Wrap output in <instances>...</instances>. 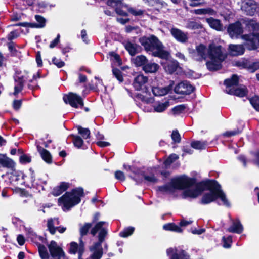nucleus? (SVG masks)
Instances as JSON below:
<instances>
[{
    "label": "nucleus",
    "instance_id": "obj_1",
    "mask_svg": "<svg viewBox=\"0 0 259 259\" xmlns=\"http://www.w3.org/2000/svg\"><path fill=\"white\" fill-rule=\"evenodd\" d=\"M139 42L147 52H151L153 57L161 59H166L170 56V53L164 50L163 44L154 35L149 37L142 36L139 39Z\"/></svg>",
    "mask_w": 259,
    "mask_h": 259
},
{
    "label": "nucleus",
    "instance_id": "obj_2",
    "mask_svg": "<svg viewBox=\"0 0 259 259\" xmlns=\"http://www.w3.org/2000/svg\"><path fill=\"white\" fill-rule=\"evenodd\" d=\"M105 222L100 221L96 224L91 230V234L95 236L99 231L98 234V241L94 243L93 245L90 247V250L93 251V257L94 259L101 258L103 255V250L102 247V243L104 241L105 238L107 234V230L103 228Z\"/></svg>",
    "mask_w": 259,
    "mask_h": 259
},
{
    "label": "nucleus",
    "instance_id": "obj_3",
    "mask_svg": "<svg viewBox=\"0 0 259 259\" xmlns=\"http://www.w3.org/2000/svg\"><path fill=\"white\" fill-rule=\"evenodd\" d=\"M84 195L83 188L77 187L72 189L70 191L66 192L58 199V203L63 204L64 207L69 210L71 207L79 204L81 201V197Z\"/></svg>",
    "mask_w": 259,
    "mask_h": 259
},
{
    "label": "nucleus",
    "instance_id": "obj_4",
    "mask_svg": "<svg viewBox=\"0 0 259 259\" xmlns=\"http://www.w3.org/2000/svg\"><path fill=\"white\" fill-rule=\"evenodd\" d=\"M128 170L131 171L134 175H130L129 177L135 181L137 184H141L143 182V179L151 183H156L158 180L157 179L153 174L151 176L146 175L145 171L141 170L140 168L132 166H128Z\"/></svg>",
    "mask_w": 259,
    "mask_h": 259
},
{
    "label": "nucleus",
    "instance_id": "obj_5",
    "mask_svg": "<svg viewBox=\"0 0 259 259\" xmlns=\"http://www.w3.org/2000/svg\"><path fill=\"white\" fill-rule=\"evenodd\" d=\"M188 182L182 178V175L171 180L170 183L157 187V191L161 193H174L175 190H183V184H187Z\"/></svg>",
    "mask_w": 259,
    "mask_h": 259
},
{
    "label": "nucleus",
    "instance_id": "obj_6",
    "mask_svg": "<svg viewBox=\"0 0 259 259\" xmlns=\"http://www.w3.org/2000/svg\"><path fill=\"white\" fill-rule=\"evenodd\" d=\"M218 198H220L221 200L224 205L227 207L230 206V204L227 199L225 194L213 192H208L205 193L202 196L199 203L203 205L208 204L215 201Z\"/></svg>",
    "mask_w": 259,
    "mask_h": 259
},
{
    "label": "nucleus",
    "instance_id": "obj_7",
    "mask_svg": "<svg viewBox=\"0 0 259 259\" xmlns=\"http://www.w3.org/2000/svg\"><path fill=\"white\" fill-rule=\"evenodd\" d=\"M182 178L188 182L187 184H183V189L195 186V189L200 195L204 191L206 190L205 180L197 182L196 178L188 177L185 175H183Z\"/></svg>",
    "mask_w": 259,
    "mask_h": 259
},
{
    "label": "nucleus",
    "instance_id": "obj_8",
    "mask_svg": "<svg viewBox=\"0 0 259 259\" xmlns=\"http://www.w3.org/2000/svg\"><path fill=\"white\" fill-rule=\"evenodd\" d=\"M63 99L66 104H69L72 107L81 109L83 108V98L76 93L70 92L67 95H64Z\"/></svg>",
    "mask_w": 259,
    "mask_h": 259
},
{
    "label": "nucleus",
    "instance_id": "obj_9",
    "mask_svg": "<svg viewBox=\"0 0 259 259\" xmlns=\"http://www.w3.org/2000/svg\"><path fill=\"white\" fill-rule=\"evenodd\" d=\"M223 49L221 45H217L214 43L210 44L207 49L208 57L210 59L224 61L226 56L223 54Z\"/></svg>",
    "mask_w": 259,
    "mask_h": 259
},
{
    "label": "nucleus",
    "instance_id": "obj_10",
    "mask_svg": "<svg viewBox=\"0 0 259 259\" xmlns=\"http://www.w3.org/2000/svg\"><path fill=\"white\" fill-rule=\"evenodd\" d=\"M241 37L244 41V45L248 50H255L259 48V38L256 33L242 35Z\"/></svg>",
    "mask_w": 259,
    "mask_h": 259
},
{
    "label": "nucleus",
    "instance_id": "obj_11",
    "mask_svg": "<svg viewBox=\"0 0 259 259\" xmlns=\"http://www.w3.org/2000/svg\"><path fill=\"white\" fill-rule=\"evenodd\" d=\"M148 78L142 74L137 75L134 79L133 86L137 91H141L144 93L149 92L147 86Z\"/></svg>",
    "mask_w": 259,
    "mask_h": 259
},
{
    "label": "nucleus",
    "instance_id": "obj_12",
    "mask_svg": "<svg viewBox=\"0 0 259 259\" xmlns=\"http://www.w3.org/2000/svg\"><path fill=\"white\" fill-rule=\"evenodd\" d=\"M195 90V87L191 84L189 81L184 80L176 85L174 92L177 94L189 95L192 93Z\"/></svg>",
    "mask_w": 259,
    "mask_h": 259
},
{
    "label": "nucleus",
    "instance_id": "obj_13",
    "mask_svg": "<svg viewBox=\"0 0 259 259\" xmlns=\"http://www.w3.org/2000/svg\"><path fill=\"white\" fill-rule=\"evenodd\" d=\"M227 31L231 38H237L243 34V27L241 22L238 20L229 24Z\"/></svg>",
    "mask_w": 259,
    "mask_h": 259
},
{
    "label": "nucleus",
    "instance_id": "obj_14",
    "mask_svg": "<svg viewBox=\"0 0 259 259\" xmlns=\"http://www.w3.org/2000/svg\"><path fill=\"white\" fill-rule=\"evenodd\" d=\"M170 33L177 41L183 44H187L188 42V32H185L176 27H172L170 29Z\"/></svg>",
    "mask_w": 259,
    "mask_h": 259
},
{
    "label": "nucleus",
    "instance_id": "obj_15",
    "mask_svg": "<svg viewBox=\"0 0 259 259\" xmlns=\"http://www.w3.org/2000/svg\"><path fill=\"white\" fill-rule=\"evenodd\" d=\"M1 167L9 169L11 174H13L16 171V163L6 154L0 153V167Z\"/></svg>",
    "mask_w": 259,
    "mask_h": 259
},
{
    "label": "nucleus",
    "instance_id": "obj_16",
    "mask_svg": "<svg viewBox=\"0 0 259 259\" xmlns=\"http://www.w3.org/2000/svg\"><path fill=\"white\" fill-rule=\"evenodd\" d=\"M51 256L54 259H61L65 256L63 249L58 246L56 241L52 240L48 246Z\"/></svg>",
    "mask_w": 259,
    "mask_h": 259
},
{
    "label": "nucleus",
    "instance_id": "obj_17",
    "mask_svg": "<svg viewBox=\"0 0 259 259\" xmlns=\"http://www.w3.org/2000/svg\"><path fill=\"white\" fill-rule=\"evenodd\" d=\"M206 46L203 44H200L196 47V51L193 50L192 53H194L193 58L195 60L198 62H202L203 60H206L208 57L207 54H206Z\"/></svg>",
    "mask_w": 259,
    "mask_h": 259
},
{
    "label": "nucleus",
    "instance_id": "obj_18",
    "mask_svg": "<svg viewBox=\"0 0 259 259\" xmlns=\"http://www.w3.org/2000/svg\"><path fill=\"white\" fill-rule=\"evenodd\" d=\"M165 61H161L160 64L168 74H173L179 67V63L176 60H169V58L164 59Z\"/></svg>",
    "mask_w": 259,
    "mask_h": 259
},
{
    "label": "nucleus",
    "instance_id": "obj_19",
    "mask_svg": "<svg viewBox=\"0 0 259 259\" xmlns=\"http://www.w3.org/2000/svg\"><path fill=\"white\" fill-rule=\"evenodd\" d=\"M205 181L206 190L210 192L225 194L221 189V185L214 179H206Z\"/></svg>",
    "mask_w": 259,
    "mask_h": 259
},
{
    "label": "nucleus",
    "instance_id": "obj_20",
    "mask_svg": "<svg viewBox=\"0 0 259 259\" xmlns=\"http://www.w3.org/2000/svg\"><path fill=\"white\" fill-rule=\"evenodd\" d=\"M14 80L16 84L14 86L13 95L16 96L23 90L25 82L24 76L14 75Z\"/></svg>",
    "mask_w": 259,
    "mask_h": 259
},
{
    "label": "nucleus",
    "instance_id": "obj_21",
    "mask_svg": "<svg viewBox=\"0 0 259 259\" xmlns=\"http://www.w3.org/2000/svg\"><path fill=\"white\" fill-rule=\"evenodd\" d=\"M29 171L31 172V182L32 183V185L34 187H36L37 189L40 191H45V189L44 188V186L46 185L48 183L47 180H44L42 178H39L38 179V182H35V176L34 174V171L32 169V168L29 169Z\"/></svg>",
    "mask_w": 259,
    "mask_h": 259
},
{
    "label": "nucleus",
    "instance_id": "obj_22",
    "mask_svg": "<svg viewBox=\"0 0 259 259\" xmlns=\"http://www.w3.org/2000/svg\"><path fill=\"white\" fill-rule=\"evenodd\" d=\"M70 183L66 182H61L59 185L55 187L52 192L51 194L54 196H58L66 191L70 187Z\"/></svg>",
    "mask_w": 259,
    "mask_h": 259
},
{
    "label": "nucleus",
    "instance_id": "obj_23",
    "mask_svg": "<svg viewBox=\"0 0 259 259\" xmlns=\"http://www.w3.org/2000/svg\"><path fill=\"white\" fill-rule=\"evenodd\" d=\"M224 61L218 60L217 59H210L207 61L206 66L207 69L211 72L217 71L220 70L222 68V63Z\"/></svg>",
    "mask_w": 259,
    "mask_h": 259
},
{
    "label": "nucleus",
    "instance_id": "obj_24",
    "mask_svg": "<svg viewBox=\"0 0 259 259\" xmlns=\"http://www.w3.org/2000/svg\"><path fill=\"white\" fill-rule=\"evenodd\" d=\"M37 151L40 155L42 160L47 164H51L53 162L52 156L51 153L47 149H44L40 145H37Z\"/></svg>",
    "mask_w": 259,
    "mask_h": 259
},
{
    "label": "nucleus",
    "instance_id": "obj_25",
    "mask_svg": "<svg viewBox=\"0 0 259 259\" xmlns=\"http://www.w3.org/2000/svg\"><path fill=\"white\" fill-rule=\"evenodd\" d=\"M229 50L232 56L242 55L245 52V48L243 45L230 44L229 46Z\"/></svg>",
    "mask_w": 259,
    "mask_h": 259
},
{
    "label": "nucleus",
    "instance_id": "obj_26",
    "mask_svg": "<svg viewBox=\"0 0 259 259\" xmlns=\"http://www.w3.org/2000/svg\"><path fill=\"white\" fill-rule=\"evenodd\" d=\"M229 232L237 234H241L243 231V227L238 219H236L228 229Z\"/></svg>",
    "mask_w": 259,
    "mask_h": 259
},
{
    "label": "nucleus",
    "instance_id": "obj_27",
    "mask_svg": "<svg viewBox=\"0 0 259 259\" xmlns=\"http://www.w3.org/2000/svg\"><path fill=\"white\" fill-rule=\"evenodd\" d=\"M257 6L254 1L250 0L246 3L244 10L246 14L249 16H253L256 13Z\"/></svg>",
    "mask_w": 259,
    "mask_h": 259
},
{
    "label": "nucleus",
    "instance_id": "obj_28",
    "mask_svg": "<svg viewBox=\"0 0 259 259\" xmlns=\"http://www.w3.org/2000/svg\"><path fill=\"white\" fill-rule=\"evenodd\" d=\"M124 47L132 56H135L137 53H139L141 50V47L139 45L133 44L130 41L125 43Z\"/></svg>",
    "mask_w": 259,
    "mask_h": 259
},
{
    "label": "nucleus",
    "instance_id": "obj_29",
    "mask_svg": "<svg viewBox=\"0 0 259 259\" xmlns=\"http://www.w3.org/2000/svg\"><path fill=\"white\" fill-rule=\"evenodd\" d=\"M160 68L159 65L154 62H149L146 63L145 65L143 66V70L146 73H154L158 71Z\"/></svg>",
    "mask_w": 259,
    "mask_h": 259
},
{
    "label": "nucleus",
    "instance_id": "obj_30",
    "mask_svg": "<svg viewBox=\"0 0 259 259\" xmlns=\"http://www.w3.org/2000/svg\"><path fill=\"white\" fill-rule=\"evenodd\" d=\"M206 21L211 28L217 31H221L223 30V24L219 19L210 17L207 18Z\"/></svg>",
    "mask_w": 259,
    "mask_h": 259
},
{
    "label": "nucleus",
    "instance_id": "obj_31",
    "mask_svg": "<svg viewBox=\"0 0 259 259\" xmlns=\"http://www.w3.org/2000/svg\"><path fill=\"white\" fill-rule=\"evenodd\" d=\"M148 60L147 57L143 55H138L132 59V61L135 66L141 67L142 69L143 66L148 62Z\"/></svg>",
    "mask_w": 259,
    "mask_h": 259
},
{
    "label": "nucleus",
    "instance_id": "obj_32",
    "mask_svg": "<svg viewBox=\"0 0 259 259\" xmlns=\"http://www.w3.org/2000/svg\"><path fill=\"white\" fill-rule=\"evenodd\" d=\"M184 190L182 193V197L183 198H191L195 199L200 195L195 189L186 188Z\"/></svg>",
    "mask_w": 259,
    "mask_h": 259
},
{
    "label": "nucleus",
    "instance_id": "obj_33",
    "mask_svg": "<svg viewBox=\"0 0 259 259\" xmlns=\"http://www.w3.org/2000/svg\"><path fill=\"white\" fill-rule=\"evenodd\" d=\"M239 77L236 74H233L231 78L225 79L224 84L226 87L237 86L239 84Z\"/></svg>",
    "mask_w": 259,
    "mask_h": 259
},
{
    "label": "nucleus",
    "instance_id": "obj_34",
    "mask_svg": "<svg viewBox=\"0 0 259 259\" xmlns=\"http://www.w3.org/2000/svg\"><path fill=\"white\" fill-rule=\"evenodd\" d=\"M163 229L164 230L173 231L177 233H182L183 229L175 223H168L165 224L163 226Z\"/></svg>",
    "mask_w": 259,
    "mask_h": 259
},
{
    "label": "nucleus",
    "instance_id": "obj_35",
    "mask_svg": "<svg viewBox=\"0 0 259 259\" xmlns=\"http://www.w3.org/2000/svg\"><path fill=\"white\" fill-rule=\"evenodd\" d=\"M208 142L206 141H193L191 143V146L197 150H203L205 149L208 146Z\"/></svg>",
    "mask_w": 259,
    "mask_h": 259
},
{
    "label": "nucleus",
    "instance_id": "obj_36",
    "mask_svg": "<svg viewBox=\"0 0 259 259\" xmlns=\"http://www.w3.org/2000/svg\"><path fill=\"white\" fill-rule=\"evenodd\" d=\"M78 133L84 139H89L90 138L91 132L89 128H84L80 125L76 126Z\"/></svg>",
    "mask_w": 259,
    "mask_h": 259
},
{
    "label": "nucleus",
    "instance_id": "obj_37",
    "mask_svg": "<svg viewBox=\"0 0 259 259\" xmlns=\"http://www.w3.org/2000/svg\"><path fill=\"white\" fill-rule=\"evenodd\" d=\"M169 106V102L166 101L164 103L158 102L154 106V110L157 112H162L165 111Z\"/></svg>",
    "mask_w": 259,
    "mask_h": 259
},
{
    "label": "nucleus",
    "instance_id": "obj_38",
    "mask_svg": "<svg viewBox=\"0 0 259 259\" xmlns=\"http://www.w3.org/2000/svg\"><path fill=\"white\" fill-rule=\"evenodd\" d=\"M70 136L72 138V143L74 146L77 148H80L84 143L82 138L80 136L74 134H71Z\"/></svg>",
    "mask_w": 259,
    "mask_h": 259
},
{
    "label": "nucleus",
    "instance_id": "obj_39",
    "mask_svg": "<svg viewBox=\"0 0 259 259\" xmlns=\"http://www.w3.org/2000/svg\"><path fill=\"white\" fill-rule=\"evenodd\" d=\"M8 47L12 56H16L19 58L21 57V52L15 48V44L13 41L8 43Z\"/></svg>",
    "mask_w": 259,
    "mask_h": 259
},
{
    "label": "nucleus",
    "instance_id": "obj_40",
    "mask_svg": "<svg viewBox=\"0 0 259 259\" xmlns=\"http://www.w3.org/2000/svg\"><path fill=\"white\" fill-rule=\"evenodd\" d=\"M135 231V228L133 227H128L125 228L122 231H121L119 235L120 237L126 238L131 235Z\"/></svg>",
    "mask_w": 259,
    "mask_h": 259
},
{
    "label": "nucleus",
    "instance_id": "obj_41",
    "mask_svg": "<svg viewBox=\"0 0 259 259\" xmlns=\"http://www.w3.org/2000/svg\"><path fill=\"white\" fill-rule=\"evenodd\" d=\"M187 106L185 104L177 105L171 109V112L174 115H179L184 112Z\"/></svg>",
    "mask_w": 259,
    "mask_h": 259
},
{
    "label": "nucleus",
    "instance_id": "obj_42",
    "mask_svg": "<svg viewBox=\"0 0 259 259\" xmlns=\"http://www.w3.org/2000/svg\"><path fill=\"white\" fill-rule=\"evenodd\" d=\"M93 225V223H85L82 227L80 228V235L81 237L87 235L89 230Z\"/></svg>",
    "mask_w": 259,
    "mask_h": 259
},
{
    "label": "nucleus",
    "instance_id": "obj_43",
    "mask_svg": "<svg viewBox=\"0 0 259 259\" xmlns=\"http://www.w3.org/2000/svg\"><path fill=\"white\" fill-rule=\"evenodd\" d=\"M234 91L235 92V96L239 97H244L246 96L248 92L247 88L245 87L241 88H236L235 89V90H234Z\"/></svg>",
    "mask_w": 259,
    "mask_h": 259
},
{
    "label": "nucleus",
    "instance_id": "obj_44",
    "mask_svg": "<svg viewBox=\"0 0 259 259\" xmlns=\"http://www.w3.org/2000/svg\"><path fill=\"white\" fill-rule=\"evenodd\" d=\"M124 6L125 7L127 8V11L128 12V13L131 14L133 16H142L144 13L145 11L143 10L139 9V10H137L133 7H128V6L126 4L125 5H124Z\"/></svg>",
    "mask_w": 259,
    "mask_h": 259
},
{
    "label": "nucleus",
    "instance_id": "obj_45",
    "mask_svg": "<svg viewBox=\"0 0 259 259\" xmlns=\"http://www.w3.org/2000/svg\"><path fill=\"white\" fill-rule=\"evenodd\" d=\"M249 102L253 108L259 112V96L255 95L249 99Z\"/></svg>",
    "mask_w": 259,
    "mask_h": 259
},
{
    "label": "nucleus",
    "instance_id": "obj_46",
    "mask_svg": "<svg viewBox=\"0 0 259 259\" xmlns=\"http://www.w3.org/2000/svg\"><path fill=\"white\" fill-rule=\"evenodd\" d=\"M179 158V156L175 153L171 154L164 161L163 164L166 166H169L174 161Z\"/></svg>",
    "mask_w": 259,
    "mask_h": 259
},
{
    "label": "nucleus",
    "instance_id": "obj_47",
    "mask_svg": "<svg viewBox=\"0 0 259 259\" xmlns=\"http://www.w3.org/2000/svg\"><path fill=\"white\" fill-rule=\"evenodd\" d=\"M171 138L172 140V143H179L181 142V138L180 133L178 130L176 129L173 130L171 135Z\"/></svg>",
    "mask_w": 259,
    "mask_h": 259
},
{
    "label": "nucleus",
    "instance_id": "obj_48",
    "mask_svg": "<svg viewBox=\"0 0 259 259\" xmlns=\"http://www.w3.org/2000/svg\"><path fill=\"white\" fill-rule=\"evenodd\" d=\"M112 72L113 75L120 82H122L123 81L122 72L121 70H120L118 68H113L112 69Z\"/></svg>",
    "mask_w": 259,
    "mask_h": 259
},
{
    "label": "nucleus",
    "instance_id": "obj_49",
    "mask_svg": "<svg viewBox=\"0 0 259 259\" xmlns=\"http://www.w3.org/2000/svg\"><path fill=\"white\" fill-rule=\"evenodd\" d=\"M35 18L37 22L36 23L39 28H43L45 26L46 20L44 17L39 15H36Z\"/></svg>",
    "mask_w": 259,
    "mask_h": 259
},
{
    "label": "nucleus",
    "instance_id": "obj_50",
    "mask_svg": "<svg viewBox=\"0 0 259 259\" xmlns=\"http://www.w3.org/2000/svg\"><path fill=\"white\" fill-rule=\"evenodd\" d=\"M223 242V247L226 248H229L231 247L232 243V237L231 236H228L227 237L223 236L222 238Z\"/></svg>",
    "mask_w": 259,
    "mask_h": 259
},
{
    "label": "nucleus",
    "instance_id": "obj_51",
    "mask_svg": "<svg viewBox=\"0 0 259 259\" xmlns=\"http://www.w3.org/2000/svg\"><path fill=\"white\" fill-rule=\"evenodd\" d=\"M258 69H259V62H252L250 61L247 70L251 73H253Z\"/></svg>",
    "mask_w": 259,
    "mask_h": 259
},
{
    "label": "nucleus",
    "instance_id": "obj_52",
    "mask_svg": "<svg viewBox=\"0 0 259 259\" xmlns=\"http://www.w3.org/2000/svg\"><path fill=\"white\" fill-rule=\"evenodd\" d=\"M19 162L22 164L30 163L31 162V157L27 154H22L19 157Z\"/></svg>",
    "mask_w": 259,
    "mask_h": 259
},
{
    "label": "nucleus",
    "instance_id": "obj_53",
    "mask_svg": "<svg viewBox=\"0 0 259 259\" xmlns=\"http://www.w3.org/2000/svg\"><path fill=\"white\" fill-rule=\"evenodd\" d=\"M109 55L111 57H113V60L117 63L118 66L122 65V60L118 54L114 52H109Z\"/></svg>",
    "mask_w": 259,
    "mask_h": 259
},
{
    "label": "nucleus",
    "instance_id": "obj_54",
    "mask_svg": "<svg viewBox=\"0 0 259 259\" xmlns=\"http://www.w3.org/2000/svg\"><path fill=\"white\" fill-rule=\"evenodd\" d=\"M247 25L248 28H251L253 31H257L259 29V23L253 20H249L247 23Z\"/></svg>",
    "mask_w": 259,
    "mask_h": 259
},
{
    "label": "nucleus",
    "instance_id": "obj_55",
    "mask_svg": "<svg viewBox=\"0 0 259 259\" xmlns=\"http://www.w3.org/2000/svg\"><path fill=\"white\" fill-rule=\"evenodd\" d=\"M242 131L238 128L231 131H226L223 134V136L226 137H231L232 136L237 135L241 133Z\"/></svg>",
    "mask_w": 259,
    "mask_h": 259
},
{
    "label": "nucleus",
    "instance_id": "obj_56",
    "mask_svg": "<svg viewBox=\"0 0 259 259\" xmlns=\"http://www.w3.org/2000/svg\"><path fill=\"white\" fill-rule=\"evenodd\" d=\"M250 61L248 59H244L241 61L236 62V66L242 68L247 69Z\"/></svg>",
    "mask_w": 259,
    "mask_h": 259
},
{
    "label": "nucleus",
    "instance_id": "obj_57",
    "mask_svg": "<svg viewBox=\"0 0 259 259\" xmlns=\"http://www.w3.org/2000/svg\"><path fill=\"white\" fill-rule=\"evenodd\" d=\"M123 0H107L106 4L110 7L116 8V6L122 5Z\"/></svg>",
    "mask_w": 259,
    "mask_h": 259
},
{
    "label": "nucleus",
    "instance_id": "obj_58",
    "mask_svg": "<svg viewBox=\"0 0 259 259\" xmlns=\"http://www.w3.org/2000/svg\"><path fill=\"white\" fill-rule=\"evenodd\" d=\"M29 82V83L28 84V88L29 89L34 91L39 88L38 82L36 80L33 79H30Z\"/></svg>",
    "mask_w": 259,
    "mask_h": 259
},
{
    "label": "nucleus",
    "instance_id": "obj_59",
    "mask_svg": "<svg viewBox=\"0 0 259 259\" xmlns=\"http://www.w3.org/2000/svg\"><path fill=\"white\" fill-rule=\"evenodd\" d=\"M53 64L55 65L58 68H60L65 66V63L60 59H57L55 57H53L52 60Z\"/></svg>",
    "mask_w": 259,
    "mask_h": 259
},
{
    "label": "nucleus",
    "instance_id": "obj_60",
    "mask_svg": "<svg viewBox=\"0 0 259 259\" xmlns=\"http://www.w3.org/2000/svg\"><path fill=\"white\" fill-rule=\"evenodd\" d=\"M19 36V34L16 30H14L10 32L7 35V39L10 42L12 41L14 39L17 38Z\"/></svg>",
    "mask_w": 259,
    "mask_h": 259
},
{
    "label": "nucleus",
    "instance_id": "obj_61",
    "mask_svg": "<svg viewBox=\"0 0 259 259\" xmlns=\"http://www.w3.org/2000/svg\"><path fill=\"white\" fill-rule=\"evenodd\" d=\"M78 244L75 242H72L70 244L69 252L71 254H75L78 251Z\"/></svg>",
    "mask_w": 259,
    "mask_h": 259
},
{
    "label": "nucleus",
    "instance_id": "obj_62",
    "mask_svg": "<svg viewBox=\"0 0 259 259\" xmlns=\"http://www.w3.org/2000/svg\"><path fill=\"white\" fill-rule=\"evenodd\" d=\"M115 178L120 181H124L125 180V176L121 170H116L115 172Z\"/></svg>",
    "mask_w": 259,
    "mask_h": 259
},
{
    "label": "nucleus",
    "instance_id": "obj_63",
    "mask_svg": "<svg viewBox=\"0 0 259 259\" xmlns=\"http://www.w3.org/2000/svg\"><path fill=\"white\" fill-rule=\"evenodd\" d=\"M22 105V100H14L13 102L12 106L15 111L19 110Z\"/></svg>",
    "mask_w": 259,
    "mask_h": 259
},
{
    "label": "nucleus",
    "instance_id": "obj_64",
    "mask_svg": "<svg viewBox=\"0 0 259 259\" xmlns=\"http://www.w3.org/2000/svg\"><path fill=\"white\" fill-rule=\"evenodd\" d=\"M254 156V159H252V163L259 168V150L257 151L252 153Z\"/></svg>",
    "mask_w": 259,
    "mask_h": 259
}]
</instances>
